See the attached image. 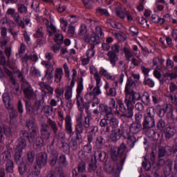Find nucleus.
I'll list each match as a JSON object with an SVG mask.
<instances>
[{
  "instance_id": "obj_17",
  "label": "nucleus",
  "mask_w": 177,
  "mask_h": 177,
  "mask_svg": "<svg viewBox=\"0 0 177 177\" xmlns=\"http://www.w3.org/2000/svg\"><path fill=\"white\" fill-rule=\"evenodd\" d=\"M111 105L112 106H109L103 104H100L99 110L102 114L105 113L106 115H110V114H113V109L115 108V101L114 100V99H112L111 100Z\"/></svg>"
},
{
  "instance_id": "obj_27",
  "label": "nucleus",
  "mask_w": 177,
  "mask_h": 177,
  "mask_svg": "<svg viewBox=\"0 0 177 177\" xmlns=\"http://www.w3.org/2000/svg\"><path fill=\"white\" fill-rule=\"evenodd\" d=\"M117 151H118V148L116 146L111 147V162H120V156L117 154Z\"/></svg>"
},
{
  "instance_id": "obj_58",
  "label": "nucleus",
  "mask_w": 177,
  "mask_h": 177,
  "mask_svg": "<svg viewBox=\"0 0 177 177\" xmlns=\"http://www.w3.org/2000/svg\"><path fill=\"white\" fill-rule=\"evenodd\" d=\"M46 30L49 33V37H52L56 32V27L53 26V24H50V26H47Z\"/></svg>"
},
{
  "instance_id": "obj_31",
  "label": "nucleus",
  "mask_w": 177,
  "mask_h": 177,
  "mask_svg": "<svg viewBox=\"0 0 177 177\" xmlns=\"http://www.w3.org/2000/svg\"><path fill=\"white\" fill-rule=\"evenodd\" d=\"M135 86H136V84L132 80V77H128L124 88V93H131V91H133L132 88H135Z\"/></svg>"
},
{
  "instance_id": "obj_33",
  "label": "nucleus",
  "mask_w": 177,
  "mask_h": 177,
  "mask_svg": "<svg viewBox=\"0 0 177 177\" xmlns=\"http://www.w3.org/2000/svg\"><path fill=\"white\" fill-rule=\"evenodd\" d=\"M124 139H127V145L130 149H133L135 147V143L138 142L136 137L135 136L129 135L127 136H124Z\"/></svg>"
},
{
  "instance_id": "obj_55",
  "label": "nucleus",
  "mask_w": 177,
  "mask_h": 177,
  "mask_svg": "<svg viewBox=\"0 0 177 177\" xmlns=\"http://www.w3.org/2000/svg\"><path fill=\"white\" fill-rule=\"evenodd\" d=\"M35 38H43L44 28L42 26L38 27L36 30V33L34 35Z\"/></svg>"
},
{
  "instance_id": "obj_36",
  "label": "nucleus",
  "mask_w": 177,
  "mask_h": 177,
  "mask_svg": "<svg viewBox=\"0 0 177 177\" xmlns=\"http://www.w3.org/2000/svg\"><path fill=\"white\" fill-rule=\"evenodd\" d=\"M17 13H19V15H27L28 13V8H27V6L23 3H17Z\"/></svg>"
},
{
  "instance_id": "obj_13",
  "label": "nucleus",
  "mask_w": 177,
  "mask_h": 177,
  "mask_svg": "<svg viewBox=\"0 0 177 177\" xmlns=\"http://www.w3.org/2000/svg\"><path fill=\"white\" fill-rule=\"evenodd\" d=\"M48 164V153L46 152H40L36 155L35 165L39 168H44Z\"/></svg>"
},
{
  "instance_id": "obj_22",
  "label": "nucleus",
  "mask_w": 177,
  "mask_h": 177,
  "mask_svg": "<svg viewBox=\"0 0 177 177\" xmlns=\"http://www.w3.org/2000/svg\"><path fill=\"white\" fill-rule=\"evenodd\" d=\"M84 40L85 42L91 45V46H95V45H97V44L100 43V39H99L98 36L96 35H84Z\"/></svg>"
},
{
  "instance_id": "obj_63",
  "label": "nucleus",
  "mask_w": 177,
  "mask_h": 177,
  "mask_svg": "<svg viewBox=\"0 0 177 177\" xmlns=\"http://www.w3.org/2000/svg\"><path fill=\"white\" fill-rule=\"evenodd\" d=\"M84 99H86L87 102L91 103V102H92L93 100H95V99H96V97L95 96V95L93 93H92V92H90V93H87L84 95Z\"/></svg>"
},
{
  "instance_id": "obj_12",
  "label": "nucleus",
  "mask_w": 177,
  "mask_h": 177,
  "mask_svg": "<svg viewBox=\"0 0 177 177\" xmlns=\"http://www.w3.org/2000/svg\"><path fill=\"white\" fill-rule=\"evenodd\" d=\"M88 156V154L84 153L82 151L79 153V157L80 158V161L77 163V172L79 174L86 172V157Z\"/></svg>"
},
{
  "instance_id": "obj_50",
  "label": "nucleus",
  "mask_w": 177,
  "mask_h": 177,
  "mask_svg": "<svg viewBox=\"0 0 177 177\" xmlns=\"http://www.w3.org/2000/svg\"><path fill=\"white\" fill-rule=\"evenodd\" d=\"M100 74L101 75H103L104 77H106V78H107V80H111V81H114V80H115V77L112 76L110 74H109V72H107L106 71V69H104V68H102L100 71Z\"/></svg>"
},
{
  "instance_id": "obj_1",
  "label": "nucleus",
  "mask_w": 177,
  "mask_h": 177,
  "mask_svg": "<svg viewBox=\"0 0 177 177\" xmlns=\"http://www.w3.org/2000/svg\"><path fill=\"white\" fill-rule=\"evenodd\" d=\"M91 120H92L91 116H86L84 118V120L82 119V115H80L77 118V124L75 129L77 140H82V134L84 132H86V129H89L88 134L96 135V132H97V126L91 127Z\"/></svg>"
},
{
  "instance_id": "obj_25",
  "label": "nucleus",
  "mask_w": 177,
  "mask_h": 177,
  "mask_svg": "<svg viewBox=\"0 0 177 177\" xmlns=\"http://www.w3.org/2000/svg\"><path fill=\"white\" fill-rule=\"evenodd\" d=\"M115 12L116 16H118V17H120V19H124V17H127V20L129 23H131L132 20H133V18L132 17V16L121 10V6L116 7L115 8Z\"/></svg>"
},
{
  "instance_id": "obj_23",
  "label": "nucleus",
  "mask_w": 177,
  "mask_h": 177,
  "mask_svg": "<svg viewBox=\"0 0 177 177\" xmlns=\"http://www.w3.org/2000/svg\"><path fill=\"white\" fill-rule=\"evenodd\" d=\"M65 132L69 136H73L74 135V131H73V123H71V117L68 115H66L65 119Z\"/></svg>"
},
{
  "instance_id": "obj_39",
  "label": "nucleus",
  "mask_w": 177,
  "mask_h": 177,
  "mask_svg": "<svg viewBox=\"0 0 177 177\" xmlns=\"http://www.w3.org/2000/svg\"><path fill=\"white\" fill-rule=\"evenodd\" d=\"M47 122L53 135L54 133H56L57 132H59V131H60L59 130V126H57V123H56V122L53 121L52 119L48 118Z\"/></svg>"
},
{
  "instance_id": "obj_24",
  "label": "nucleus",
  "mask_w": 177,
  "mask_h": 177,
  "mask_svg": "<svg viewBox=\"0 0 177 177\" xmlns=\"http://www.w3.org/2000/svg\"><path fill=\"white\" fill-rule=\"evenodd\" d=\"M142 130H143V125L142 123L133 122L129 127V132L133 135H137V133H139Z\"/></svg>"
},
{
  "instance_id": "obj_56",
  "label": "nucleus",
  "mask_w": 177,
  "mask_h": 177,
  "mask_svg": "<svg viewBox=\"0 0 177 177\" xmlns=\"http://www.w3.org/2000/svg\"><path fill=\"white\" fill-rule=\"evenodd\" d=\"M141 102L142 103H150V95H149V93L144 91L141 97Z\"/></svg>"
},
{
  "instance_id": "obj_20",
  "label": "nucleus",
  "mask_w": 177,
  "mask_h": 177,
  "mask_svg": "<svg viewBox=\"0 0 177 177\" xmlns=\"http://www.w3.org/2000/svg\"><path fill=\"white\" fill-rule=\"evenodd\" d=\"M124 131L120 128L113 129L111 131L110 139L113 143H117L120 139L122 137Z\"/></svg>"
},
{
  "instance_id": "obj_9",
  "label": "nucleus",
  "mask_w": 177,
  "mask_h": 177,
  "mask_svg": "<svg viewBox=\"0 0 177 177\" xmlns=\"http://www.w3.org/2000/svg\"><path fill=\"white\" fill-rule=\"evenodd\" d=\"M82 91H84V84L82 77L80 80H79L77 82V87L76 90L77 105L80 111H82V110L84 109V98H82V97L81 96V92H82Z\"/></svg>"
},
{
  "instance_id": "obj_37",
  "label": "nucleus",
  "mask_w": 177,
  "mask_h": 177,
  "mask_svg": "<svg viewBox=\"0 0 177 177\" xmlns=\"http://www.w3.org/2000/svg\"><path fill=\"white\" fill-rule=\"evenodd\" d=\"M107 56L111 64L113 66H115V63L118 61V55L115 53L108 51Z\"/></svg>"
},
{
  "instance_id": "obj_5",
  "label": "nucleus",
  "mask_w": 177,
  "mask_h": 177,
  "mask_svg": "<svg viewBox=\"0 0 177 177\" xmlns=\"http://www.w3.org/2000/svg\"><path fill=\"white\" fill-rule=\"evenodd\" d=\"M26 127L28 128V131L30 132V139L39 141L44 145V140L38 134V124L35 122V119H28L26 122Z\"/></svg>"
},
{
  "instance_id": "obj_48",
  "label": "nucleus",
  "mask_w": 177,
  "mask_h": 177,
  "mask_svg": "<svg viewBox=\"0 0 177 177\" xmlns=\"http://www.w3.org/2000/svg\"><path fill=\"white\" fill-rule=\"evenodd\" d=\"M123 52L124 53L126 60H127V62H131V57H133V53H132L131 49L124 47Z\"/></svg>"
},
{
  "instance_id": "obj_49",
  "label": "nucleus",
  "mask_w": 177,
  "mask_h": 177,
  "mask_svg": "<svg viewBox=\"0 0 177 177\" xmlns=\"http://www.w3.org/2000/svg\"><path fill=\"white\" fill-rule=\"evenodd\" d=\"M53 145H55V140H53L51 141L50 146V151L52 155L51 157L57 158L59 157V153L56 149H54Z\"/></svg>"
},
{
  "instance_id": "obj_28",
  "label": "nucleus",
  "mask_w": 177,
  "mask_h": 177,
  "mask_svg": "<svg viewBox=\"0 0 177 177\" xmlns=\"http://www.w3.org/2000/svg\"><path fill=\"white\" fill-rule=\"evenodd\" d=\"M12 154L9 151H4L0 155V165H3L6 162L12 161Z\"/></svg>"
},
{
  "instance_id": "obj_45",
  "label": "nucleus",
  "mask_w": 177,
  "mask_h": 177,
  "mask_svg": "<svg viewBox=\"0 0 177 177\" xmlns=\"http://www.w3.org/2000/svg\"><path fill=\"white\" fill-rule=\"evenodd\" d=\"M54 136L55 139H57V143H59V142H64V139H66V133L62 131V130H59L56 133H54Z\"/></svg>"
},
{
  "instance_id": "obj_4",
  "label": "nucleus",
  "mask_w": 177,
  "mask_h": 177,
  "mask_svg": "<svg viewBox=\"0 0 177 177\" xmlns=\"http://www.w3.org/2000/svg\"><path fill=\"white\" fill-rule=\"evenodd\" d=\"M45 103V100H44V97L38 99L35 98V100L32 105L31 104V102L28 100H25V107L26 110V113L30 115L31 117H35L36 115H39L41 109H42V104Z\"/></svg>"
},
{
  "instance_id": "obj_42",
  "label": "nucleus",
  "mask_w": 177,
  "mask_h": 177,
  "mask_svg": "<svg viewBox=\"0 0 177 177\" xmlns=\"http://www.w3.org/2000/svg\"><path fill=\"white\" fill-rule=\"evenodd\" d=\"M3 102L6 107V109H12V105L10 103V97L7 93L3 94Z\"/></svg>"
},
{
  "instance_id": "obj_26",
  "label": "nucleus",
  "mask_w": 177,
  "mask_h": 177,
  "mask_svg": "<svg viewBox=\"0 0 177 177\" xmlns=\"http://www.w3.org/2000/svg\"><path fill=\"white\" fill-rule=\"evenodd\" d=\"M96 157L97 158V160L100 161V162H104V164H106L109 160V155H107L104 151H96L95 153V158H96Z\"/></svg>"
},
{
  "instance_id": "obj_21",
  "label": "nucleus",
  "mask_w": 177,
  "mask_h": 177,
  "mask_svg": "<svg viewBox=\"0 0 177 177\" xmlns=\"http://www.w3.org/2000/svg\"><path fill=\"white\" fill-rule=\"evenodd\" d=\"M94 78L96 81V86L93 89L91 93H93L95 97H97L102 93V91H100V80H102V77L100 75H99V72L96 71L94 73Z\"/></svg>"
},
{
  "instance_id": "obj_64",
  "label": "nucleus",
  "mask_w": 177,
  "mask_h": 177,
  "mask_svg": "<svg viewBox=\"0 0 177 177\" xmlns=\"http://www.w3.org/2000/svg\"><path fill=\"white\" fill-rule=\"evenodd\" d=\"M144 85H147L149 88L154 87V81L150 78L145 77L143 82Z\"/></svg>"
},
{
  "instance_id": "obj_34",
  "label": "nucleus",
  "mask_w": 177,
  "mask_h": 177,
  "mask_svg": "<svg viewBox=\"0 0 177 177\" xmlns=\"http://www.w3.org/2000/svg\"><path fill=\"white\" fill-rule=\"evenodd\" d=\"M95 145L96 149L97 150H100V149H103V146L106 145V140L104 139V138H103V136H98L95 138Z\"/></svg>"
},
{
  "instance_id": "obj_35",
  "label": "nucleus",
  "mask_w": 177,
  "mask_h": 177,
  "mask_svg": "<svg viewBox=\"0 0 177 177\" xmlns=\"http://www.w3.org/2000/svg\"><path fill=\"white\" fill-rule=\"evenodd\" d=\"M27 147V141L24 138H19L16 147L17 151L23 153V150Z\"/></svg>"
},
{
  "instance_id": "obj_46",
  "label": "nucleus",
  "mask_w": 177,
  "mask_h": 177,
  "mask_svg": "<svg viewBox=\"0 0 177 177\" xmlns=\"http://www.w3.org/2000/svg\"><path fill=\"white\" fill-rule=\"evenodd\" d=\"M122 100H117V104L119 106V110L121 111V113H123L122 114H127L128 113V107L125 106V104H124Z\"/></svg>"
},
{
  "instance_id": "obj_19",
  "label": "nucleus",
  "mask_w": 177,
  "mask_h": 177,
  "mask_svg": "<svg viewBox=\"0 0 177 177\" xmlns=\"http://www.w3.org/2000/svg\"><path fill=\"white\" fill-rule=\"evenodd\" d=\"M39 85L42 92V94L40 95V99H42L43 97L44 100H45V97L46 96L47 93L53 95V88L50 87V86H49L48 84L41 82L39 83Z\"/></svg>"
},
{
  "instance_id": "obj_44",
  "label": "nucleus",
  "mask_w": 177,
  "mask_h": 177,
  "mask_svg": "<svg viewBox=\"0 0 177 177\" xmlns=\"http://www.w3.org/2000/svg\"><path fill=\"white\" fill-rule=\"evenodd\" d=\"M41 169H42V167H38V165H35L32 167V174L29 173L32 175L31 177H39L41 176Z\"/></svg>"
},
{
  "instance_id": "obj_16",
  "label": "nucleus",
  "mask_w": 177,
  "mask_h": 177,
  "mask_svg": "<svg viewBox=\"0 0 177 177\" xmlns=\"http://www.w3.org/2000/svg\"><path fill=\"white\" fill-rule=\"evenodd\" d=\"M175 133H176V122L172 120V122L169 123L165 132L166 140H169V139H171V138H172Z\"/></svg>"
},
{
  "instance_id": "obj_15",
  "label": "nucleus",
  "mask_w": 177,
  "mask_h": 177,
  "mask_svg": "<svg viewBox=\"0 0 177 177\" xmlns=\"http://www.w3.org/2000/svg\"><path fill=\"white\" fill-rule=\"evenodd\" d=\"M156 154L154 151H152L150 154V161L147 160V158H146V156H144V161H142V167L145 168V171H150L151 169V165H156Z\"/></svg>"
},
{
  "instance_id": "obj_61",
  "label": "nucleus",
  "mask_w": 177,
  "mask_h": 177,
  "mask_svg": "<svg viewBox=\"0 0 177 177\" xmlns=\"http://www.w3.org/2000/svg\"><path fill=\"white\" fill-rule=\"evenodd\" d=\"M5 24L10 26V20L8 19V17H4L0 20V27H5Z\"/></svg>"
},
{
  "instance_id": "obj_60",
  "label": "nucleus",
  "mask_w": 177,
  "mask_h": 177,
  "mask_svg": "<svg viewBox=\"0 0 177 177\" xmlns=\"http://www.w3.org/2000/svg\"><path fill=\"white\" fill-rule=\"evenodd\" d=\"M83 153L84 154H91L92 153V145L88 142L86 145L83 147Z\"/></svg>"
},
{
  "instance_id": "obj_7",
  "label": "nucleus",
  "mask_w": 177,
  "mask_h": 177,
  "mask_svg": "<svg viewBox=\"0 0 177 177\" xmlns=\"http://www.w3.org/2000/svg\"><path fill=\"white\" fill-rule=\"evenodd\" d=\"M110 164L106 165L104 167V171L107 174H111L113 177H120V174L121 172V169H120V164L121 162H111L109 161Z\"/></svg>"
},
{
  "instance_id": "obj_62",
  "label": "nucleus",
  "mask_w": 177,
  "mask_h": 177,
  "mask_svg": "<svg viewBox=\"0 0 177 177\" xmlns=\"http://www.w3.org/2000/svg\"><path fill=\"white\" fill-rule=\"evenodd\" d=\"M118 119L115 118H112L110 120L109 122V125L110 127H111L112 128H114V129H117V127H118Z\"/></svg>"
},
{
  "instance_id": "obj_8",
  "label": "nucleus",
  "mask_w": 177,
  "mask_h": 177,
  "mask_svg": "<svg viewBox=\"0 0 177 177\" xmlns=\"http://www.w3.org/2000/svg\"><path fill=\"white\" fill-rule=\"evenodd\" d=\"M50 127H49V124L44 121L41 122L40 138H41L42 140H45L46 143H49V140H50Z\"/></svg>"
},
{
  "instance_id": "obj_43",
  "label": "nucleus",
  "mask_w": 177,
  "mask_h": 177,
  "mask_svg": "<svg viewBox=\"0 0 177 177\" xmlns=\"http://www.w3.org/2000/svg\"><path fill=\"white\" fill-rule=\"evenodd\" d=\"M15 169V162L13 160L6 162V171L7 174H13V169Z\"/></svg>"
},
{
  "instance_id": "obj_38",
  "label": "nucleus",
  "mask_w": 177,
  "mask_h": 177,
  "mask_svg": "<svg viewBox=\"0 0 177 177\" xmlns=\"http://www.w3.org/2000/svg\"><path fill=\"white\" fill-rule=\"evenodd\" d=\"M165 164V160L164 159H159L158 162L153 165H151L150 171H152V172H157L158 171H160L161 169V167Z\"/></svg>"
},
{
  "instance_id": "obj_54",
  "label": "nucleus",
  "mask_w": 177,
  "mask_h": 177,
  "mask_svg": "<svg viewBox=\"0 0 177 177\" xmlns=\"http://www.w3.org/2000/svg\"><path fill=\"white\" fill-rule=\"evenodd\" d=\"M42 66H44L46 68V71H53V65L49 61H43L41 62Z\"/></svg>"
},
{
  "instance_id": "obj_41",
  "label": "nucleus",
  "mask_w": 177,
  "mask_h": 177,
  "mask_svg": "<svg viewBox=\"0 0 177 177\" xmlns=\"http://www.w3.org/2000/svg\"><path fill=\"white\" fill-rule=\"evenodd\" d=\"M63 76V69L62 68H57L55 72V82H57V84L60 83V81H62V77Z\"/></svg>"
},
{
  "instance_id": "obj_52",
  "label": "nucleus",
  "mask_w": 177,
  "mask_h": 177,
  "mask_svg": "<svg viewBox=\"0 0 177 177\" xmlns=\"http://www.w3.org/2000/svg\"><path fill=\"white\" fill-rule=\"evenodd\" d=\"M77 140V137H75V140L72 139L69 142L70 149H71L73 151H75L78 149V142Z\"/></svg>"
},
{
  "instance_id": "obj_3",
  "label": "nucleus",
  "mask_w": 177,
  "mask_h": 177,
  "mask_svg": "<svg viewBox=\"0 0 177 177\" xmlns=\"http://www.w3.org/2000/svg\"><path fill=\"white\" fill-rule=\"evenodd\" d=\"M125 99H124V104L127 107V113H122L120 117H124V118H129L131 119L133 118V109H135V104L136 102L141 100L142 95L140 93H138L133 90L130 91V93H124Z\"/></svg>"
},
{
  "instance_id": "obj_47",
  "label": "nucleus",
  "mask_w": 177,
  "mask_h": 177,
  "mask_svg": "<svg viewBox=\"0 0 177 177\" xmlns=\"http://www.w3.org/2000/svg\"><path fill=\"white\" fill-rule=\"evenodd\" d=\"M23 152H20L19 151H17L15 154V160L16 164L18 165H20V164H23L24 161H23Z\"/></svg>"
},
{
  "instance_id": "obj_29",
  "label": "nucleus",
  "mask_w": 177,
  "mask_h": 177,
  "mask_svg": "<svg viewBox=\"0 0 177 177\" xmlns=\"http://www.w3.org/2000/svg\"><path fill=\"white\" fill-rule=\"evenodd\" d=\"M18 171L21 176H26V175L30 174V168H28V164L22 162L18 166Z\"/></svg>"
},
{
  "instance_id": "obj_53",
  "label": "nucleus",
  "mask_w": 177,
  "mask_h": 177,
  "mask_svg": "<svg viewBox=\"0 0 177 177\" xmlns=\"http://www.w3.org/2000/svg\"><path fill=\"white\" fill-rule=\"evenodd\" d=\"M169 156H171V154H173V156H175V157H177V145H174L172 147L168 146Z\"/></svg>"
},
{
  "instance_id": "obj_10",
  "label": "nucleus",
  "mask_w": 177,
  "mask_h": 177,
  "mask_svg": "<svg viewBox=\"0 0 177 177\" xmlns=\"http://www.w3.org/2000/svg\"><path fill=\"white\" fill-rule=\"evenodd\" d=\"M86 162L88 163L87 171L88 174L95 173L99 176V171H97V160L96 158H93V156L88 154V156L86 158Z\"/></svg>"
},
{
  "instance_id": "obj_57",
  "label": "nucleus",
  "mask_w": 177,
  "mask_h": 177,
  "mask_svg": "<svg viewBox=\"0 0 177 177\" xmlns=\"http://www.w3.org/2000/svg\"><path fill=\"white\" fill-rule=\"evenodd\" d=\"M88 35V34L86 30V26L85 24L81 25L79 35H80L81 37H84V38H85V35Z\"/></svg>"
},
{
  "instance_id": "obj_6",
  "label": "nucleus",
  "mask_w": 177,
  "mask_h": 177,
  "mask_svg": "<svg viewBox=\"0 0 177 177\" xmlns=\"http://www.w3.org/2000/svg\"><path fill=\"white\" fill-rule=\"evenodd\" d=\"M20 138L21 139H24V138H26L28 139L29 143H33V149L36 151H39L41 149H42V147L44 145L41 143L38 140H34L31 138V134H30V131H26V130H21L19 132Z\"/></svg>"
},
{
  "instance_id": "obj_2",
  "label": "nucleus",
  "mask_w": 177,
  "mask_h": 177,
  "mask_svg": "<svg viewBox=\"0 0 177 177\" xmlns=\"http://www.w3.org/2000/svg\"><path fill=\"white\" fill-rule=\"evenodd\" d=\"M156 109L154 107H149L147 109V115L145 116L142 122V131L148 138H156V130L153 129L156 127Z\"/></svg>"
},
{
  "instance_id": "obj_51",
  "label": "nucleus",
  "mask_w": 177,
  "mask_h": 177,
  "mask_svg": "<svg viewBox=\"0 0 177 177\" xmlns=\"http://www.w3.org/2000/svg\"><path fill=\"white\" fill-rule=\"evenodd\" d=\"M71 97H73V88L70 86H68L65 91V100H70Z\"/></svg>"
},
{
  "instance_id": "obj_11",
  "label": "nucleus",
  "mask_w": 177,
  "mask_h": 177,
  "mask_svg": "<svg viewBox=\"0 0 177 177\" xmlns=\"http://www.w3.org/2000/svg\"><path fill=\"white\" fill-rule=\"evenodd\" d=\"M22 91L25 99H27L28 100L34 99V96H35V92L28 82H24L22 83Z\"/></svg>"
},
{
  "instance_id": "obj_40",
  "label": "nucleus",
  "mask_w": 177,
  "mask_h": 177,
  "mask_svg": "<svg viewBox=\"0 0 177 177\" xmlns=\"http://www.w3.org/2000/svg\"><path fill=\"white\" fill-rule=\"evenodd\" d=\"M35 158V152L32 150L28 151L26 154V164L31 165L34 162Z\"/></svg>"
},
{
  "instance_id": "obj_30",
  "label": "nucleus",
  "mask_w": 177,
  "mask_h": 177,
  "mask_svg": "<svg viewBox=\"0 0 177 177\" xmlns=\"http://www.w3.org/2000/svg\"><path fill=\"white\" fill-rule=\"evenodd\" d=\"M57 146L65 154H70V145L66 142V141H59L57 142Z\"/></svg>"
},
{
  "instance_id": "obj_32",
  "label": "nucleus",
  "mask_w": 177,
  "mask_h": 177,
  "mask_svg": "<svg viewBox=\"0 0 177 177\" xmlns=\"http://www.w3.org/2000/svg\"><path fill=\"white\" fill-rule=\"evenodd\" d=\"M165 156H167V157H169V152L168 151V145H165V147H160L158 148V160H164L162 157H165Z\"/></svg>"
},
{
  "instance_id": "obj_59",
  "label": "nucleus",
  "mask_w": 177,
  "mask_h": 177,
  "mask_svg": "<svg viewBox=\"0 0 177 177\" xmlns=\"http://www.w3.org/2000/svg\"><path fill=\"white\" fill-rule=\"evenodd\" d=\"M30 74L33 76V77H41V72L39 71V70H38L37 68H35V66H32L30 68Z\"/></svg>"
},
{
  "instance_id": "obj_18",
  "label": "nucleus",
  "mask_w": 177,
  "mask_h": 177,
  "mask_svg": "<svg viewBox=\"0 0 177 177\" xmlns=\"http://www.w3.org/2000/svg\"><path fill=\"white\" fill-rule=\"evenodd\" d=\"M127 149H128V147L125 145V142H122L118 147V154L120 156L119 158L120 160V165L122 166L124 165L127 158V153H125Z\"/></svg>"
},
{
  "instance_id": "obj_14",
  "label": "nucleus",
  "mask_w": 177,
  "mask_h": 177,
  "mask_svg": "<svg viewBox=\"0 0 177 177\" xmlns=\"http://www.w3.org/2000/svg\"><path fill=\"white\" fill-rule=\"evenodd\" d=\"M6 15L11 16V17H12L15 23L19 26V27H21L22 29H24V21H20V14L16 12V10H15V8H8L6 12Z\"/></svg>"
}]
</instances>
